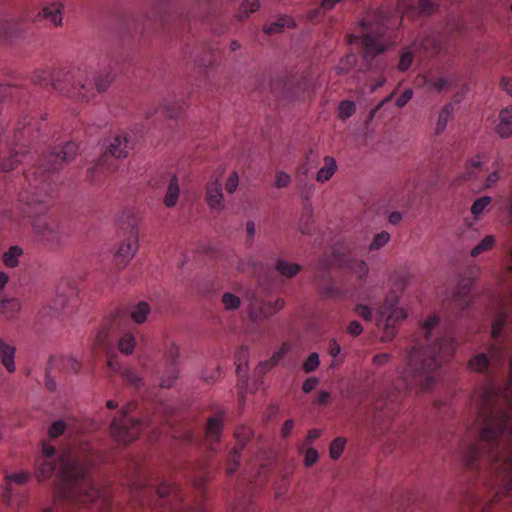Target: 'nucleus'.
Wrapping results in <instances>:
<instances>
[{"mask_svg":"<svg viewBox=\"0 0 512 512\" xmlns=\"http://www.w3.org/2000/svg\"><path fill=\"white\" fill-rule=\"evenodd\" d=\"M439 324L437 316H429L422 324L424 342L413 346L407 355V363L403 371V379L411 388L418 392H428L435 384L434 372L442 366L444 355L451 356L454 343L450 338L437 339L430 343L432 330Z\"/></svg>","mask_w":512,"mask_h":512,"instance_id":"1","label":"nucleus"},{"mask_svg":"<svg viewBox=\"0 0 512 512\" xmlns=\"http://www.w3.org/2000/svg\"><path fill=\"white\" fill-rule=\"evenodd\" d=\"M114 79L107 69L94 71L87 66L70 65L52 72L51 85L62 97L76 103H89L105 93Z\"/></svg>","mask_w":512,"mask_h":512,"instance_id":"2","label":"nucleus"},{"mask_svg":"<svg viewBox=\"0 0 512 512\" xmlns=\"http://www.w3.org/2000/svg\"><path fill=\"white\" fill-rule=\"evenodd\" d=\"M479 418L482 419L480 427V438L483 442L501 447L495 455H491L492 465L497 455L506 451L508 437L512 435V414L504 410L500 399L493 388L484 389L481 395Z\"/></svg>","mask_w":512,"mask_h":512,"instance_id":"3","label":"nucleus"},{"mask_svg":"<svg viewBox=\"0 0 512 512\" xmlns=\"http://www.w3.org/2000/svg\"><path fill=\"white\" fill-rule=\"evenodd\" d=\"M389 15L382 8H375L365 12L357 23V34L350 35V44L360 41L365 61H370L376 55L383 53L388 44L383 41L387 32Z\"/></svg>","mask_w":512,"mask_h":512,"instance_id":"4","label":"nucleus"},{"mask_svg":"<svg viewBox=\"0 0 512 512\" xmlns=\"http://www.w3.org/2000/svg\"><path fill=\"white\" fill-rule=\"evenodd\" d=\"M34 234L50 247H61L69 239L67 226L56 217L43 214L32 220Z\"/></svg>","mask_w":512,"mask_h":512,"instance_id":"5","label":"nucleus"},{"mask_svg":"<svg viewBox=\"0 0 512 512\" xmlns=\"http://www.w3.org/2000/svg\"><path fill=\"white\" fill-rule=\"evenodd\" d=\"M91 461L86 456L72 457L64 456L61 458V468L59 475L63 482L62 487H74L80 481L87 479Z\"/></svg>","mask_w":512,"mask_h":512,"instance_id":"6","label":"nucleus"},{"mask_svg":"<svg viewBox=\"0 0 512 512\" xmlns=\"http://www.w3.org/2000/svg\"><path fill=\"white\" fill-rule=\"evenodd\" d=\"M45 192H39L34 188H26L19 194L17 208L23 217H40L48 211Z\"/></svg>","mask_w":512,"mask_h":512,"instance_id":"7","label":"nucleus"},{"mask_svg":"<svg viewBox=\"0 0 512 512\" xmlns=\"http://www.w3.org/2000/svg\"><path fill=\"white\" fill-rule=\"evenodd\" d=\"M122 240L114 254V262L118 269H124L134 258L139 247V229L129 225L121 230Z\"/></svg>","mask_w":512,"mask_h":512,"instance_id":"8","label":"nucleus"},{"mask_svg":"<svg viewBox=\"0 0 512 512\" xmlns=\"http://www.w3.org/2000/svg\"><path fill=\"white\" fill-rule=\"evenodd\" d=\"M101 496L100 490L91 482L85 484H77L74 487H60L55 495L54 500H70L79 503H93Z\"/></svg>","mask_w":512,"mask_h":512,"instance_id":"9","label":"nucleus"},{"mask_svg":"<svg viewBox=\"0 0 512 512\" xmlns=\"http://www.w3.org/2000/svg\"><path fill=\"white\" fill-rule=\"evenodd\" d=\"M224 167H218L211 175L205 187V202L211 211L220 213L225 210V198L222 191Z\"/></svg>","mask_w":512,"mask_h":512,"instance_id":"10","label":"nucleus"},{"mask_svg":"<svg viewBox=\"0 0 512 512\" xmlns=\"http://www.w3.org/2000/svg\"><path fill=\"white\" fill-rule=\"evenodd\" d=\"M141 426L138 419L116 416L111 423V434L117 442L128 444L139 436Z\"/></svg>","mask_w":512,"mask_h":512,"instance_id":"11","label":"nucleus"},{"mask_svg":"<svg viewBox=\"0 0 512 512\" xmlns=\"http://www.w3.org/2000/svg\"><path fill=\"white\" fill-rule=\"evenodd\" d=\"M284 306L283 298H277L275 301L253 299L249 304L248 315L252 321H263L277 314Z\"/></svg>","mask_w":512,"mask_h":512,"instance_id":"12","label":"nucleus"},{"mask_svg":"<svg viewBox=\"0 0 512 512\" xmlns=\"http://www.w3.org/2000/svg\"><path fill=\"white\" fill-rule=\"evenodd\" d=\"M129 140L127 137L115 136L111 139L103 157L108 155L121 159L126 158L129 154Z\"/></svg>","mask_w":512,"mask_h":512,"instance_id":"13","label":"nucleus"},{"mask_svg":"<svg viewBox=\"0 0 512 512\" xmlns=\"http://www.w3.org/2000/svg\"><path fill=\"white\" fill-rule=\"evenodd\" d=\"M397 298L394 296L391 299L387 297L385 300L381 314L386 317V322L391 323L400 319L406 318L407 314L403 308L396 307Z\"/></svg>","mask_w":512,"mask_h":512,"instance_id":"14","label":"nucleus"},{"mask_svg":"<svg viewBox=\"0 0 512 512\" xmlns=\"http://www.w3.org/2000/svg\"><path fill=\"white\" fill-rule=\"evenodd\" d=\"M495 131L501 138L512 136V105L500 111L499 123L496 125Z\"/></svg>","mask_w":512,"mask_h":512,"instance_id":"15","label":"nucleus"},{"mask_svg":"<svg viewBox=\"0 0 512 512\" xmlns=\"http://www.w3.org/2000/svg\"><path fill=\"white\" fill-rule=\"evenodd\" d=\"M224 411L218 412L216 415L207 419L206 436L210 440L218 442L223 430Z\"/></svg>","mask_w":512,"mask_h":512,"instance_id":"16","label":"nucleus"},{"mask_svg":"<svg viewBox=\"0 0 512 512\" xmlns=\"http://www.w3.org/2000/svg\"><path fill=\"white\" fill-rule=\"evenodd\" d=\"M38 20H47L54 26H61L63 21V12L59 4L52 3L45 6L37 15Z\"/></svg>","mask_w":512,"mask_h":512,"instance_id":"17","label":"nucleus"},{"mask_svg":"<svg viewBox=\"0 0 512 512\" xmlns=\"http://www.w3.org/2000/svg\"><path fill=\"white\" fill-rule=\"evenodd\" d=\"M56 468V459L51 457H38L36 459V477L43 481L51 477Z\"/></svg>","mask_w":512,"mask_h":512,"instance_id":"18","label":"nucleus"},{"mask_svg":"<svg viewBox=\"0 0 512 512\" xmlns=\"http://www.w3.org/2000/svg\"><path fill=\"white\" fill-rule=\"evenodd\" d=\"M15 353L16 348L4 342L0 338V356L1 362L5 366L8 372L13 373L16 370L15 366Z\"/></svg>","mask_w":512,"mask_h":512,"instance_id":"19","label":"nucleus"},{"mask_svg":"<svg viewBox=\"0 0 512 512\" xmlns=\"http://www.w3.org/2000/svg\"><path fill=\"white\" fill-rule=\"evenodd\" d=\"M275 270L281 276L291 279L295 277L301 270L302 266L298 263L289 262L285 259L278 258L275 261Z\"/></svg>","mask_w":512,"mask_h":512,"instance_id":"20","label":"nucleus"},{"mask_svg":"<svg viewBox=\"0 0 512 512\" xmlns=\"http://www.w3.org/2000/svg\"><path fill=\"white\" fill-rule=\"evenodd\" d=\"M180 195V187L178 183V178L176 175H173L170 180L166 190L165 197L163 199V203L166 207L172 208L176 206L178 202V198Z\"/></svg>","mask_w":512,"mask_h":512,"instance_id":"21","label":"nucleus"},{"mask_svg":"<svg viewBox=\"0 0 512 512\" xmlns=\"http://www.w3.org/2000/svg\"><path fill=\"white\" fill-rule=\"evenodd\" d=\"M323 161L324 166L316 174V180L321 183L329 181L337 171V163L334 157L325 156Z\"/></svg>","mask_w":512,"mask_h":512,"instance_id":"22","label":"nucleus"},{"mask_svg":"<svg viewBox=\"0 0 512 512\" xmlns=\"http://www.w3.org/2000/svg\"><path fill=\"white\" fill-rule=\"evenodd\" d=\"M295 22L291 17L280 16L276 21L267 23L263 26V31L268 35L278 34L283 31L285 27H295Z\"/></svg>","mask_w":512,"mask_h":512,"instance_id":"23","label":"nucleus"},{"mask_svg":"<svg viewBox=\"0 0 512 512\" xmlns=\"http://www.w3.org/2000/svg\"><path fill=\"white\" fill-rule=\"evenodd\" d=\"M22 305L19 299L11 298L0 301V313L7 319L14 318L21 310Z\"/></svg>","mask_w":512,"mask_h":512,"instance_id":"24","label":"nucleus"},{"mask_svg":"<svg viewBox=\"0 0 512 512\" xmlns=\"http://www.w3.org/2000/svg\"><path fill=\"white\" fill-rule=\"evenodd\" d=\"M121 377L127 385L133 387L136 390H139L144 386L143 378L131 368L122 369Z\"/></svg>","mask_w":512,"mask_h":512,"instance_id":"25","label":"nucleus"},{"mask_svg":"<svg viewBox=\"0 0 512 512\" xmlns=\"http://www.w3.org/2000/svg\"><path fill=\"white\" fill-rule=\"evenodd\" d=\"M151 308L147 302H139L131 310V319L137 323L142 324L147 320V316L150 314Z\"/></svg>","mask_w":512,"mask_h":512,"instance_id":"26","label":"nucleus"},{"mask_svg":"<svg viewBox=\"0 0 512 512\" xmlns=\"http://www.w3.org/2000/svg\"><path fill=\"white\" fill-rule=\"evenodd\" d=\"M452 112H453V107L451 105H445L441 109V111L438 115V119H437V123H436V127H435L436 135H440L445 131L447 124L451 119Z\"/></svg>","mask_w":512,"mask_h":512,"instance_id":"27","label":"nucleus"},{"mask_svg":"<svg viewBox=\"0 0 512 512\" xmlns=\"http://www.w3.org/2000/svg\"><path fill=\"white\" fill-rule=\"evenodd\" d=\"M64 163L65 162L62 160L61 153L58 149L52 150L43 159V166L48 171L56 170Z\"/></svg>","mask_w":512,"mask_h":512,"instance_id":"28","label":"nucleus"},{"mask_svg":"<svg viewBox=\"0 0 512 512\" xmlns=\"http://www.w3.org/2000/svg\"><path fill=\"white\" fill-rule=\"evenodd\" d=\"M259 7H260V4H259L258 0H244L239 7V11L236 14V18L239 21H242V20L248 18L250 16V14L257 11L259 9Z\"/></svg>","mask_w":512,"mask_h":512,"instance_id":"29","label":"nucleus"},{"mask_svg":"<svg viewBox=\"0 0 512 512\" xmlns=\"http://www.w3.org/2000/svg\"><path fill=\"white\" fill-rule=\"evenodd\" d=\"M482 170V161L480 157L477 156V159H470L465 163V172L461 176L463 180H470L477 176Z\"/></svg>","mask_w":512,"mask_h":512,"instance_id":"30","label":"nucleus"},{"mask_svg":"<svg viewBox=\"0 0 512 512\" xmlns=\"http://www.w3.org/2000/svg\"><path fill=\"white\" fill-rule=\"evenodd\" d=\"M489 366V360L483 353L473 356L468 361V368L472 372L481 373L487 370Z\"/></svg>","mask_w":512,"mask_h":512,"instance_id":"31","label":"nucleus"},{"mask_svg":"<svg viewBox=\"0 0 512 512\" xmlns=\"http://www.w3.org/2000/svg\"><path fill=\"white\" fill-rule=\"evenodd\" d=\"M496 239L493 235H486L471 251L472 257H477L483 252L491 250L495 245Z\"/></svg>","mask_w":512,"mask_h":512,"instance_id":"32","label":"nucleus"},{"mask_svg":"<svg viewBox=\"0 0 512 512\" xmlns=\"http://www.w3.org/2000/svg\"><path fill=\"white\" fill-rule=\"evenodd\" d=\"M22 249L18 246H12L3 254L2 260L7 267H16L19 264V257L22 255Z\"/></svg>","mask_w":512,"mask_h":512,"instance_id":"33","label":"nucleus"},{"mask_svg":"<svg viewBox=\"0 0 512 512\" xmlns=\"http://www.w3.org/2000/svg\"><path fill=\"white\" fill-rule=\"evenodd\" d=\"M242 446H234L228 457L226 473L232 475L239 467Z\"/></svg>","mask_w":512,"mask_h":512,"instance_id":"34","label":"nucleus"},{"mask_svg":"<svg viewBox=\"0 0 512 512\" xmlns=\"http://www.w3.org/2000/svg\"><path fill=\"white\" fill-rule=\"evenodd\" d=\"M253 430L246 426L240 425L235 429V437L237 439V444L235 446H242V450L244 449L246 443L253 437Z\"/></svg>","mask_w":512,"mask_h":512,"instance_id":"35","label":"nucleus"},{"mask_svg":"<svg viewBox=\"0 0 512 512\" xmlns=\"http://www.w3.org/2000/svg\"><path fill=\"white\" fill-rule=\"evenodd\" d=\"M136 346V339L132 334H125L118 342V349L125 355H131Z\"/></svg>","mask_w":512,"mask_h":512,"instance_id":"36","label":"nucleus"},{"mask_svg":"<svg viewBox=\"0 0 512 512\" xmlns=\"http://www.w3.org/2000/svg\"><path fill=\"white\" fill-rule=\"evenodd\" d=\"M57 149L61 153L62 160L67 163L76 157L79 146L74 142H66L63 146Z\"/></svg>","mask_w":512,"mask_h":512,"instance_id":"37","label":"nucleus"},{"mask_svg":"<svg viewBox=\"0 0 512 512\" xmlns=\"http://www.w3.org/2000/svg\"><path fill=\"white\" fill-rule=\"evenodd\" d=\"M480 456V448L477 444H471L465 450L462 461L466 467H472Z\"/></svg>","mask_w":512,"mask_h":512,"instance_id":"38","label":"nucleus"},{"mask_svg":"<svg viewBox=\"0 0 512 512\" xmlns=\"http://www.w3.org/2000/svg\"><path fill=\"white\" fill-rule=\"evenodd\" d=\"M346 442H347V440L344 437H337L331 442L330 447H329V454L333 460H337L341 457V455L344 451Z\"/></svg>","mask_w":512,"mask_h":512,"instance_id":"39","label":"nucleus"},{"mask_svg":"<svg viewBox=\"0 0 512 512\" xmlns=\"http://www.w3.org/2000/svg\"><path fill=\"white\" fill-rule=\"evenodd\" d=\"M356 111V106L353 101L344 100L340 102L338 107V117L341 120H346L351 117Z\"/></svg>","mask_w":512,"mask_h":512,"instance_id":"40","label":"nucleus"},{"mask_svg":"<svg viewBox=\"0 0 512 512\" xmlns=\"http://www.w3.org/2000/svg\"><path fill=\"white\" fill-rule=\"evenodd\" d=\"M389 240L390 234L387 231H381L373 237L368 249L370 251L379 250L383 248L389 242Z\"/></svg>","mask_w":512,"mask_h":512,"instance_id":"41","label":"nucleus"},{"mask_svg":"<svg viewBox=\"0 0 512 512\" xmlns=\"http://www.w3.org/2000/svg\"><path fill=\"white\" fill-rule=\"evenodd\" d=\"M492 199L490 196H482L476 199L471 206V213L475 218L483 212V210L491 203Z\"/></svg>","mask_w":512,"mask_h":512,"instance_id":"42","label":"nucleus"},{"mask_svg":"<svg viewBox=\"0 0 512 512\" xmlns=\"http://www.w3.org/2000/svg\"><path fill=\"white\" fill-rule=\"evenodd\" d=\"M222 303L226 310H236L241 305V299L235 294L226 292L222 295Z\"/></svg>","mask_w":512,"mask_h":512,"instance_id":"43","label":"nucleus"},{"mask_svg":"<svg viewBox=\"0 0 512 512\" xmlns=\"http://www.w3.org/2000/svg\"><path fill=\"white\" fill-rule=\"evenodd\" d=\"M239 174L237 171H232L226 182H225V190L227 191L228 194H233L237 188H238V185H239Z\"/></svg>","mask_w":512,"mask_h":512,"instance_id":"44","label":"nucleus"},{"mask_svg":"<svg viewBox=\"0 0 512 512\" xmlns=\"http://www.w3.org/2000/svg\"><path fill=\"white\" fill-rule=\"evenodd\" d=\"M320 364L319 355L315 352L311 353L303 363V370L307 373L315 371Z\"/></svg>","mask_w":512,"mask_h":512,"instance_id":"45","label":"nucleus"},{"mask_svg":"<svg viewBox=\"0 0 512 512\" xmlns=\"http://www.w3.org/2000/svg\"><path fill=\"white\" fill-rule=\"evenodd\" d=\"M66 423L63 420H57L51 424L48 434L51 438H57L62 435L66 429Z\"/></svg>","mask_w":512,"mask_h":512,"instance_id":"46","label":"nucleus"},{"mask_svg":"<svg viewBox=\"0 0 512 512\" xmlns=\"http://www.w3.org/2000/svg\"><path fill=\"white\" fill-rule=\"evenodd\" d=\"M247 355H248V352H247V350H244V349L240 350L237 353V360L239 361V363L237 365L238 374H240L241 372L246 374L247 367H248Z\"/></svg>","mask_w":512,"mask_h":512,"instance_id":"47","label":"nucleus"},{"mask_svg":"<svg viewBox=\"0 0 512 512\" xmlns=\"http://www.w3.org/2000/svg\"><path fill=\"white\" fill-rule=\"evenodd\" d=\"M353 271L358 278L365 279L368 276L369 267L364 260H359L355 263Z\"/></svg>","mask_w":512,"mask_h":512,"instance_id":"48","label":"nucleus"},{"mask_svg":"<svg viewBox=\"0 0 512 512\" xmlns=\"http://www.w3.org/2000/svg\"><path fill=\"white\" fill-rule=\"evenodd\" d=\"M165 358L167 361H169L171 364H175L179 358V348L176 344L171 343L166 351H165Z\"/></svg>","mask_w":512,"mask_h":512,"instance_id":"49","label":"nucleus"},{"mask_svg":"<svg viewBox=\"0 0 512 512\" xmlns=\"http://www.w3.org/2000/svg\"><path fill=\"white\" fill-rule=\"evenodd\" d=\"M291 183V176L286 172L279 171L275 177V187L280 189L287 187Z\"/></svg>","mask_w":512,"mask_h":512,"instance_id":"50","label":"nucleus"},{"mask_svg":"<svg viewBox=\"0 0 512 512\" xmlns=\"http://www.w3.org/2000/svg\"><path fill=\"white\" fill-rule=\"evenodd\" d=\"M413 62V54L411 52H403L400 56L398 69L402 72L406 71Z\"/></svg>","mask_w":512,"mask_h":512,"instance_id":"51","label":"nucleus"},{"mask_svg":"<svg viewBox=\"0 0 512 512\" xmlns=\"http://www.w3.org/2000/svg\"><path fill=\"white\" fill-rule=\"evenodd\" d=\"M290 351V344L283 343L279 350L275 351L271 356L272 364H278L279 361Z\"/></svg>","mask_w":512,"mask_h":512,"instance_id":"52","label":"nucleus"},{"mask_svg":"<svg viewBox=\"0 0 512 512\" xmlns=\"http://www.w3.org/2000/svg\"><path fill=\"white\" fill-rule=\"evenodd\" d=\"M319 458L318 451L315 448L309 447L305 453L304 464L307 467L313 466Z\"/></svg>","mask_w":512,"mask_h":512,"instance_id":"53","label":"nucleus"},{"mask_svg":"<svg viewBox=\"0 0 512 512\" xmlns=\"http://www.w3.org/2000/svg\"><path fill=\"white\" fill-rule=\"evenodd\" d=\"M504 325H505V317L503 315H499L492 325V330H491L492 337L497 338L501 334V332L504 328Z\"/></svg>","mask_w":512,"mask_h":512,"instance_id":"54","label":"nucleus"},{"mask_svg":"<svg viewBox=\"0 0 512 512\" xmlns=\"http://www.w3.org/2000/svg\"><path fill=\"white\" fill-rule=\"evenodd\" d=\"M251 500L249 497H242L233 507L232 512H250Z\"/></svg>","mask_w":512,"mask_h":512,"instance_id":"55","label":"nucleus"},{"mask_svg":"<svg viewBox=\"0 0 512 512\" xmlns=\"http://www.w3.org/2000/svg\"><path fill=\"white\" fill-rule=\"evenodd\" d=\"M31 81L35 84L42 85L47 81V73L43 70H36L31 75Z\"/></svg>","mask_w":512,"mask_h":512,"instance_id":"56","label":"nucleus"},{"mask_svg":"<svg viewBox=\"0 0 512 512\" xmlns=\"http://www.w3.org/2000/svg\"><path fill=\"white\" fill-rule=\"evenodd\" d=\"M318 383H319V380L316 377H310V378L306 379L302 385L303 392L309 393V392L313 391L316 388V386L318 385Z\"/></svg>","mask_w":512,"mask_h":512,"instance_id":"57","label":"nucleus"},{"mask_svg":"<svg viewBox=\"0 0 512 512\" xmlns=\"http://www.w3.org/2000/svg\"><path fill=\"white\" fill-rule=\"evenodd\" d=\"M391 359V355L389 353H380L373 357L372 362L376 366H383L387 364Z\"/></svg>","mask_w":512,"mask_h":512,"instance_id":"58","label":"nucleus"},{"mask_svg":"<svg viewBox=\"0 0 512 512\" xmlns=\"http://www.w3.org/2000/svg\"><path fill=\"white\" fill-rule=\"evenodd\" d=\"M413 96V92L410 90V89H407L405 90L400 96L399 98L396 100V106L398 107H403L405 106L409 101L410 99L412 98Z\"/></svg>","mask_w":512,"mask_h":512,"instance_id":"59","label":"nucleus"},{"mask_svg":"<svg viewBox=\"0 0 512 512\" xmlns=\"http://www.w3.org/2000/svg\"><path fill=\"white\" fill-rule=\"evenodd\" d=\"M173 437L185 442H190L193 439V433L190 429H185L183 431L175 430Z\"/></svg>","mask_w":512,"mask_h":512,"instance_id":"60","label":"nucleus"},{"mask_svg":"<svg viewBox=\"0 0 512 512\" xmlns=\"http://www.w3.org/2000/svg\"><path fill=\"white\" fill-rule=\"evenodd\" d=\"M347 331L352 336H358L363 332V327L358 321H351L347 327Z\"/></svg>","mask_w":512,"mask_h":512,"instance_id":"61","label":"nucleus"},{"mask_svg":"<svg viewBox=\"0 0 512 512\" xmlns=\"http://www.w3.org/2000/svg\"><path fill=\"white\" fill-rule=\"evenodd\" d=\"M65 367L73 373H78L81 369V363L74 358H67L65 360Z\"/></svg>","mask_w":512,"mask_h":512,"instance_id":"62","label":"nucleus"},{"mask_svg":"<svg viewBox=\"0 0 512 512\" xmlns=\"http://www.w3.org/2000/svg\"><path fill=\"white\" fill-rule=\"evenodd\" d=\"M356 312L359 316L364 318L366 321H370L372 319V313L368 306L366 305H358L356 307Z\"/></svg>","mask_w":512,"mask_h":512,"instance_id":"63","label":"nucleus"},{"mask_svg":"<svg viewBox=\"0 0 512 512\" xmlns=\"http://www.w3.org/2000/svg\"><path fill=\"white\" fill-rule=\"evenodd\" d=\"M500 87L512 97V78L503 76L500 79Z\"/></svg>","mask_w":512,"mask_h":512,"instance_id":"64","label":"nucleus"}]
</instances>
